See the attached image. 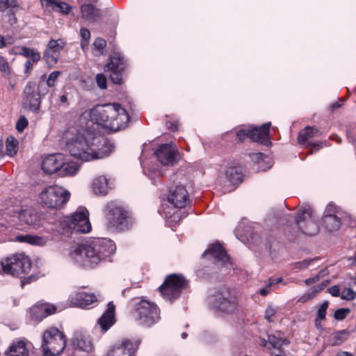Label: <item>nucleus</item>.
I'll return each instance as SVG.
<instances>
[{"instance_id":"30","label":"nucleus","mask_w":356,"mask_h":356,"mask_svg":"<svg viewBox=\"0 0 356 356\" xmlns=\"http://www.w3.org/2000/svg\"><path fill=\"white\" fill-rule=\"evenodd\" d=\"M325 229L328 232H336L341 225V217L339 215H324L322 218Z\"/></svg>"},{"instance_id":"26","label":"nucleus","mask_w":356,"mask_h":356,"mask_svg":"<svg viewBox=\"0 0 356 356\" xmlns=\"http://www.w3.org/2000/svg\"><path fill=\"white\" fill-rule=\"evenodd\" d=\"M72 346L76 349L90 353L93 350V344L90 339L81 334H76L72 341Z\"/></svg>"},{"instance_id":"37","label":"nucleus","mask_w":356,"mask_h":356,"mask_svg":"<svg viewBox=\"0 0 356 356\" xmlns=\"http://www.w3.org/2000/svg\"><path fill=\"white\" fill-rule=\"evenodd\" d=\"M18 140L12 136L7 138L6 141V152L10 156L16 154L17 152Z\"/></svg>"},{"instance_id":"45","label":"nucleus","mask_w":356,"mask_h":356,"mask_svg":"<svg viewBox=\"0 0 356 356\" xmlns=\"http://www.w3.org/2000/svg\"><path fill=\"white\" fill-rule=\"evenodd\" d=\"M110 72V79L111 81L115 84L122 83V71H117V70H109Z\"/></svg>"},{"instance_id":"1","label":"nucleus","mask_w":356,"mask_h":356,"mask_svg":"<svg viewBox=\"0 0 356 356\" xmlns=\"http://www.w3.org/2000/svg\"><path fill=\"white\" fill-rule=\"evenodd\" d=\"M115 244L108 238H97L85 243L76 244L71 247L69 256L76 264L94 268L100 262L106 261L114 254Z\"/></svg>"},{"instance_id":"39","label":"nucleus","mask_w":356,"mask_h":356,"mask_svg":"<svg viewBox=\"0 0 356 356\" xmlns=\"http://www.w3.org/2000/svg\"><path fill=\"white\" fill-rule=\"evenodd\" d=\"M328 302H323L319 307L317 311V316L316 318V326L317 328L321 327V321L325 318L326 311L328 308Z\"/></svg>"},{"instance_id":"60","label":"nucleus","mask_w":356,"mask_h":356,"mask_svg":"<svg viewBox=\"0 0 356 356\" xmlns=\"http://www.w3.org/2000/svg\"><path fill=\"white\" fill-rule=\"evenodd\" d=\"M36 280V277L33 275H31L28 277H26L21 281V286L22 287H24L26 284L31 283L32 281H34Z\"/></svg>"},{"instance_id":"41","label":"nucleus","mask_w":356,"mask_h":356,"mask_svg":"<svg viewBox=\"0 0 356 356\" xmlns=\"http://www.w3.org/2000/svg\"><path fill=\"white\" fill-rule=\"evenodd\" d=\"M318 259L317 258L306 259L303 261L296 262L293 264L294 269L303 270L307 268L310 266H314V263Z\"/></svg>"},{"instance_id":"54","label":"nucleus","mask_w":356,"mask_h":356,"mask_svg":"<svg viewBox=\"0 0 356 356\" xmlns=\"http://www.w3.org/2000/svg\"><path fill=\"white\" fill-rule=\"evenodd\" d=\"M250 130H239L236 134L238 140L241 142L243 141L247 137L250 138Z\"/></svg>"},{"instance_id":"46","label":"nucleus","mask_w":356,"mask_h":356,"mask_svg":"<svg viewBox=\"0 0 356 356\" xmlns=\"http://www.w3.org/2000/svg\"><path fill=\"white\" fill-rule=\"evenodd\" d=\"M0 71L8 75L10 74L9 64L6 59L0 55Z\"/></svg>"},{"instance_id":"16","label":"nucleus","mask_w":356,"mask_h":356,"mask_svg":"<svg viewBox=\"0 0 356 356\" xmlns=\"http://www.w3.org/2000/svg\"><path fill=\"white\" fill-rule=\"evenodd\" d=\"M203 256L213 258L215 264L220 266H226L228 268L232 266L229 257L221 244L218 243L211 245L204 252Z\"/></svg>"},{"instance_id":"13","label":"nucleus","mask_w":356,"mask_h":356,"mask_svg":"<svg viewBox=\"0 0 356 356\" xmlns=\"http://www.w3.org/2000/svg\"><path fill=\"white\" fill-rule=\"evenodd\" d=\"M296 222L298 229L305 235L313 236L318 232V226L309 206L302 207L298 210Z\"/></svg>"},{"instance_id":"7","label":"nucleus","mask_w":356,"mask_h":356,"mask_svg":"<svg viewBox=\"0 0 356 356\" xmlns=\"http://www.w3.org/2000/svg\"><path fill=\"white\" fill-rule=\"evenodd\" d=\"M60 226L66 232H89L91 230V225L88 211L85 207H79L73 213L63 218Z\"/></svg>"},{"instance_id":"15","label":"nucleus","mask_w":356,"mask_h":356,"mask_svg":"<svg viewBox=\"0 0 356 356\" xmlns=\"http://www.w3.org/2000/svg\"><path fill=\"white\" fill-rule=\"evenodd\" d=\"M65 46V42L61 40H51L45 50L43 58L49 67L54 65L58 60L60 51Z\"/></svg>"},{"instance_id":"8","label":"nucleus","mask_w":356,"mask_h":356,"mask_svg":"<svg viewBox=\"0 0 356 356\" xmlns=\"http://www.w3.org/2000/svg\"><path fill=\"white\" fill-rule=\"evenodd\" d=\"M41 79L38 86L35 83L29 81L25 86L22 94L24 107L29 108L35 113H38L40 111L41 97L48 92L44 81V76H42Z\"/></svg>"},{"instance_id":"33","label":"nucleus","mask_w":356,"mask_h":356,"mask_svg":"<svg viewBox=\"0 0 356 356\" xmlns=\"http://www.w3.org/2000/svg\"><path fill=\"white\" fill-rule=\"evenodd\" d=\"M16 239L19 242L28 243L38 246H44L47 243V239L45 237L31 234L18 236Z\"/></svg>"},{"instance_id":"31","label":"nucleus","mask_w":356,"mask_h":356,"mask_svg":"<svg viewBox=\"0 0 356 356\" xmlns=\"http://www.w3.org/2000/svg\"><path fill=\"white\" fill-rule=\"evenodd\" d=\"M79 170V165L75 162H67L64 156L62 166L60 168L58 175L60 177L73 176L77 173Z\"/></svg>"},{"instance_id":"12","label":"nucleus","mask_w":356,"mask_h":356,"mask_svg":"<svg viewBox=\"0 0 356 356\" xmlns=\"http://www.w3.org/2000/svg\"><path fill=\"white\" fill-rule=\"evenodd\" d=\"M186 285L187 282L182 275L172 274L166 277L159 291L164 299L172 300L179 297Z\"/></svg>"},{"instance_id":"2","label":"nucleus","mask_w":356,"mask_h":356,"mask_svg":"<svg viewBox=\"0 0 356 356\" xmlns=\"http://www.w3.org/2000/svg\"><path fill=\"white\" fill-rule=\"evenodd\" d=\"M83 115L88 116L92 122L113 132L126 128L129 122L128 113L119 104L97 105Z\"/></svg>"},{"instance_id":"44","label":"nucleus","mask_w":356,"mask_h":356,"mask_svg":"<svg viewBox=\"0 0 356 356\" xmlns=\"http://www.w3.org/2000/svg\"><path fill=\"white\" fill-rule=\"evenodd\" d=\"M341 298L347 300H352L356 298V293L350 288H344L341 291Z\"/></svg>"},{"instance_id":"5","label":"nucleus","mask_w":356,"mask_h":356,"mask_svg":"<svg viewBox=\"0 0 356 356\" xmlns=\"http://www.w3.org/2000/svg\"><path fill=\"white\" fill-rule=\"evenodd\" d=\"M134 318L136 322L143 327H149L157 323L160 318V309L158 306L146 300L137 298Z\"/></svg>"},{"instance_id":"6","label":"nucleus","mask_w":356,"mask_h":356,"mask_svg":"<svg viewBox=\"0 0 356 356\" xmlns=\"http://www.w3.org/2000/svg\"><path fill=\"white\" fill-rule=\"evenodd\" d=\"M70 193L58 186H49L42 188L38 195L39 203L49 209H58L70 199Z\"/></svg>"},{"instance_id":"19","label":"nucleus","mask_w":356,"mask_h":356,"mask_svg":"<svg viewBox=\"0 0 356 356\" xmlns=\"http://www.w3.org/2000/svg\"><path fill=\"white\" fill-rule=\"evenodd\" d=\"M97 301L98 297L95 294L85 291L76 292L70 297L72 305L83 309L88 308L89 305Z\"/></svg>"},{"instance_id":"18","label":"nucleus","mask_w":356,"mask_h":356,"mask_svg":"<svg viewBox=\"0 0 356 356\" xmlns=\"http://www.w3.org/2000/svg\"><path fill=\"white\" fill-rule=\"evenodd\" d=\"M168 200L175 208H183L188 200V193L184 186H177L170 191Z\"/></svg>"},{"instance_id":"28","label":"nucleus","mask_w":356,"mask_h":356,"mask_svg":"<svg viewBox=\"0 0 356 356\" xmlns=\"http://www.w3.org/2000/svg\"><path fill=\"white\" fill-rule=\"evenodd\" d=\"M81 17L88 22H94L100 17V11L91 3H85L81 6Z\"/></svg>"},{"instance_id":"64","label":"nucleus","mask_w":356,"mask_h":356,"mask_svg":"<svg viewBox=\"0 0 356 356\" xmlns=\"http://www.w3.org/2000/svg\"><path fill=\"white\" fill-rule=\"evenodd\" d=\"M350 264L353 266H356V252L354 255L349 258Z\"/></svg>"},{"instance_id":"48","label":"nucleus","mask_w":356,"mask_h":356,"mask_svg":"<svg viewBox=\"0 0 356 356\" xmlns=\"http://www.w3.org/2000/svg\"><path fill=\"white\" fill-rule=\"evenodd\" d=\"M325 275V270L320 271L318 275L314 276V277L307 278L305 280V283L306 285L309 286L317 282H318L321 277H323Z\"/></svg>"},{"instance_id":"52","label":"nucleus","mask_w":356,"mask_h":356,"mask_svg":"<svg viewBox=\"0 0 356 356\" xmlns=\"http://www.w3.org/2000/svg\"><path fill=\"white\" fill-rule=\"evenodd\" d=\"M276 312L277 309L275 307L271 305H268L265 312V318L268 321L271 322V317L273 316Z\"/></svg>"},{"instance_id":"24","label":"nucleus","mask_w":356,"mask_h":356,"mask_svg":"<svg viewBox=\"0 0 356 356\" xmlns=\"http://www.w3.org/2000/svg\"><path fill=\"white\" fill-rule=\"evenodd\" d=\"M17 217L21 222L33 227L38 226L41 221L40 215L31 208L21 210Z\"/></svg>"},{"instance_id":"38","label":"nucleus","mask_w":356,"mask_h":356,"mask_svg":"<svg viewBox=\"0 0 356 356\" xmlns=\"http://www.w3.org/2000/svg\"><path fill=\"white\" fill-rule=\"evenodd\" d=\"M19 54L26 58H31L33 63H38L41 58V56L39 51L26 47H21Z\"/></svg>"},{"instance_id":"20","label":"nucleus","mask_w":356,"mask_h":356,"mask_svg":"<svg viewBox=\"0 0 356 356\" xmlns=\"http://www.w3.org/2000/svg\"><path fill=\"white\" fill-rule=\"evenodd\" d=\"M64 155L60 153L50 154L47 156L42 163V169L44 172L51 175L58 174L60 168L63 164Z\"/></svg>"},{"instance_id":"59","label":"nucleus","mask_w":356,"mask_h":356,"mask_svg":"<svg viewBox=\"0 0 356 356\" xmlns=\"http://www.w3.org/2000/svg\"><path fill=\"white\" fill-rule=\"evenodd\" d=\"M164 212H165V214L166 216H168L167 214H169V217L170 218H172L171 221H178L180 220L179 213L178 210H176L175 211H174L173 214L172 216L170 215V212H168L166 211V208H164Z\"/></svg>"},{"instance_id":"36","label":"nucleus","mask_w":356,"mask_h":356,"mask_svg":"<svg viewBox=\"0 0 356 356\" xmlns=\"http://www.w3.org/2000/svg\"><path fill=\"white\" fill-rule=\"evenodd\" d=\"M47 5L51 7L53 10L63 14H67L72 10V6L68 3L58 0H47Z\"/></svg>"},{"instance_id":"32","label":"nucleus","mask_w":356,"mask_h":356,"mask_svg":"<svg viewBox=\"0 0 356 356\" xmlns=\"http://www.w3.org/2000/svg\"><path fill=\"white\" fill-rule=\"evenodd\" d=\"M109 184L108 179L104 176H99L93 181L92 190L97 195H106L108 193Z\"/></svg>"},{"instance_id":"43","label":"nucleus","mask_w":356,"mask_h":356,"mask_svg":"<svg viewBox=\"0 0 356 356\" xmlns=\"http://www.w3.org/2000/svg\"><path fill=\"white\" fill-rule=\"evenodd\" d=\"M60 74V71H54L51 72L48 78L47 79H44V83L46 85V87L47 88V90H49V88L54 87L55 86L56 81L58 79V77ZM44 79H46L44 77Z\"/></svg>"},{"instance_id":"53","label":"nucleus","mask_w":356,"mask_h":356,"mask_svg":"<svg viewBox=\"0 0 356 356\" xmlns=\"http://www.w3.org/2000/svg\"><path fill=\"white\" fill-rule=\"evenodd\" d=\"M95 48L99 51H102L106 46V42L103 38H97L93 43Z\"/></svg>"},{"instance_id":"3","label":"nucleus","mask_w":356,"mask_h":356,"mask_svg":"<svg viewBox=\"0 0 356 356\" xmlns=\"http://www.w3.org/2000/svg\"><path fill=\"white\" fill-rule=\"evenodd\" d=\"M91 139L92 142L90 138H86L79 131L74 138L67 141L66 147L72 156L83 161L102 159L108 154L104 151L98 150L99 145L97 143L99 142V138L93 136Z\"/></svg>"},{"instance_id":"35","label":"nucleus","mask_w":356,"mask_h":356,"mask_svg":"<svg viewBox=\"0 0 356 356\" xmlns=\"http://www.w3.org/2000/svg\"><path fill=\"white\" fill-rule=\"evenodd\" d=\"M124 63L123 58L120 55H114L111 58L110 62L106 65L105 71L117 70L123 71L124 69Z\"/></svg>"},{"instance_id":"22","label":"nucleus","mask_w":356,"mask_h":356,"mask_svg":"<svg viewBox=\"0 0 356 356\" xmlns=\"http://www.w3.org/2000/svg\"><path fill=\"white\" fill-rule=\"evenodd\" d=\"M270 124V122H267L259 127H255L251 129L250 138L254 142L268 145L270 143L269 140V129Z\"/></svg>"},{"instance_id":"49","label":"nucleus","mask_w":356,"mask_h":356,"mask_svg":"<svg viewBox=\"0 0 356 356\" xmlns=\"http://www.w3.org/2000/svg\"><path fill=\"white\" fill-rule=\"evenodd\" d=\"M324 215H339L341 216V213L334 204L330 203L325 208Z\"/></svg>"},{"instance_id":"4","label":"nucleus","mask_w":356,"mask_h":356,"mask_svg":"<svg viewBox=\"0 0 356 356\" xmlns=\"http://www.w3.org/2000/svg\"><path fill=\"white\" fill-rule=\"evenodd\" d=\"M209 303L218 312L232 313L237 306L236 292L226 286H221L211 293L209 297Z\"/></svg>"},{"instance_id":"25","label":"nucleus","mask_w":356,"mask_h":356,"mask_svg":"<svg viewBox=\"0 0 356 356\" xmlns=\"http://www.w3.org/2000/svg\"><path fill=\"white\" fill-rule=\"evenodd\" d=\"M6 356H29V350L24 340L14 341L5 352Z\"/></svg>"},{"instance_id":"63","label":"nucleus","mask_w":356,"mask_h":356,"mask_svg":"<svg viewBox=\"0 0 356 356\" xmlns=\"http://www.w3.org/2000/svg\"><path fill=\"white\" fill-rule=\"evenodd\" d=\"M270 286H268V284L266 285V286L265 288H263V289H261L259 290V293L264 296L268 295L269 293V290L268 289L270 288Z\"/></svg>"},{"instance_id":"23","label":"nucleus","mask_w":356,"mask_h":356,"mask_svg":"<svg viewBox=\"0 0 356 356\" xmlns=\"http://www.w3.org/2000/svg\"><path fill=\"white\" fill-rule=\"evenodd\" d=\"M115 305L113 302H110L106 311L99 318L98 325L103 332H106L115 323Z\"/></svg>"},{"instance_id":"21","label":"nucleus","mask_w":356,"mask_h":356,"mask_svg":"<svg viewBox=\"0 0 356 356\" xmlns=\"http://www.w3.org/2000/svg\"><path fill=\"white\" fill-rule=\"evenodd\" d=\"M56 308L54 305L41 303L31 308L30 315L32 319L40 321L47 316L55 313Z\"/></svg>"},{"instance_id":"9","label":"nucleus","mask_w":356,"mask_h":356,"mask_svg":"<svg viewBox=\"0 0 356 356\" xmlns=\"http://www.w3.org/2000/svg\"><path fill=\"white\" fill-rule=\"evenodd\" d=\"M65 346V336L58 329L51 327L44 332L42 344L44 356L59 355Z\"/></svg>"},{"instance_id":"17","label":"nucleus","mask_w":356,"mask_h":356,"mask_svg":"<svg viewBox=\"0 0 356 356\" xmlns=\"http://www.w3.org/2000/svg\"><path fill=\"white\" fill-rule=\"evenodd\" d=\"M139 341L123 340L120 343L114 346L106 356H132L138 349Z\"/></svg>"},{"instance_id":"14","label":"nucleus","mask_w":356,"mask_h":356,"mask_svg":"<svg viewBox=\"0 0 356 356\" xmlns=\"http://www.w3.org/2000/svg\"><path fill=\"white\" fill-rule=\"evenodd\" d=\"M179 152L172 143L162 144L154 152L157 160L163 165H172L177 161Z\"/></svg>"},{"instance_id":"51","label":"nucleus","mask_w":356,"mask_h":356,"mask_svg":"<svg viewBox=\"0 0 356 356\" xmlns=\"http://www.w3.org/2000/svg\"><path fill=\"white\" fill-rule=\"evenodd\" d=\"M96 81L98 86L101 89L106 88V78L103 74H98L96 76Z\"/></svg>"},{"instance_id":"11","label":"nucleus","mask_w":356,"mask_h":356,"mask_svg":"<svg viewBox=\"0 0 356 356\" xmlns=\"http://www.w3.org/2000/svg\"><path fill=\"white\" fill-rule=\"evenodd\" d=\"M104 214L113 227L127 229L131 225V218L128 212L114 202H108L105 206Z\"/></svg>"},{"instance_id":"50","label":"nucleus","mask_w":356,"mask_h":356,"mask_svg":"<svg viewBox=\"0 0 356 356\" xmlns=\"http://www.w3.org/2000/svg\"><path fill=\"white\" fill-rule=\"evenodd\" d=\"M349 313L350 310L348 309H339L335 312L334 317L337 320L341 321L343 320Z\"/></svg>"},{"instance_id":"47","label":"nucleus","mask_w":356,"mask_h":356,"mask_svg":"<svg viewBox=\"0 0 356 356\" xmlns=\"http://www.w3.org/2000/svg\"><path fill=\"white\" fill-rule=\"evenodd\" d=\"M28 126V120L24 116H20L16 124V129L18 131L22 132Z\"/></svg>"},{"instance_id":"55","label":"nucleus","mask_w":356,"mask_h":356,"mask_svg":"<svg viewBox=\"0 0 356 356\" xmlns=\"http://www.w3.org/2000/svg\"><path fill=\"white\" fill-rule=\"evenodd\" d=\"M316 296L315 292L313 290H310V291L302 295L298 300L299 302H305L307 300L312 299Z\"/></svg>"},{"instance_id":"27","label":"nucleus","mask_w":356,"mask_h":356,"mask_svg":"<svg viewBox=\"0 0 356 356\" xmlns=\"http://www.w3.org/2000/svg\"><path fill=\"white\" fill-rule=\"evenodd\" d=\"M19 9L20 6L17 0H0V11L5 12L9 10V15L12 16L10 19L11 24H15L17 22L15 13Z\"/></svg>"},{"instance_id":"29","label":"nucleus","mask_w":356,"mask_h":356,"mask_svg":"<svg viewBox=\"0 0 356 356\" xmlns=\"http://www.w3.org/2000/svg\"><path fill=\"white\" fill-rule=\"evenodd\" d=\"M225 175L227 181L230 184V188L227 189L229 191L233 190L236 184L242 181L241 172L237 168L227 167L225 170Z\"/></svg>"},{"instance_id":"42","label":"nucleus","mask_w":356,"mask_h":356,"mask_svg":"<svg viewBox=\"0 0 356 356\" xmlns=\"http://www.w3.org/2000/svg\"><path fill=\"white\" fill-rule=\"evenodd\" d=\"M268 342L270 345L277 350H280L283 344H287L288 341L286 339H282L275 335L268 336Z\"/></svg>"},{"instance_id":"58","label":"nucleus","mask_w":356,"mask_h":356,"mask_svg":"<svg viewBox=\"0 0 356 356\" xmlns=\"http://www.w3.org/2000/svg\"><path fill=\"white\" fill-rule=\"evenodd\" d=\"M80 33L82 40L89 41L90 38V33L88 29L86 28H82L81 29Z\"/></svg>"},{"instance_id":"40","label":"nucleus","mask_w":356,"mask_h":356,"mask_svg":"<svg viewBox=\"0 0 356 356\" xmlns=\"http://www.w3.org/2000/svg\"><path fill=\"white\" fill-rule=\"evenodd\" d=\"M348 336V332L344 330L334 332L332 334V344L334 346L340 345L347 339Z\"/></svg>"},{"instance_id":"56","label":"nucleus","mask_w":356,"mask_h":356,"mask_svg":"<svg viewBox=\"0 0 356 356\" xmlns=\"http://www.w3.org/2000/svg\"><path fill=\"white\" fill-rule=\"evenodd\" d=\"M12 44L10 36L4 37L0 35V49L6 47L8 44Z\"/></svg>"},{"instance_id":"57","label":"nucleus","mask_w":356,"mask_h":356,"mask_svg":"<svg viewBox=\"0 0 356 356\" xmlns=\"http://www.w3.org/2000/svg\"><path fill=\"white\" fill-rule=\"evenodd\" d=\"M327 291L332 296L337 297L341 296L340 289L338 286H332Z\"/></svg>"},{"instance_id":"62","label":"nucleus","mask_w":356,"mask_h":356,"mask_svg":"<svg viewBox=\"0 0 356 356\" xmlns=\"http://www.w3.org/2000/svg\"><path fill=\"white\" fill-rule=\"evenodd\" d=\"M282 279L281 277H278L276 279H270L269 283L268 284V286H271L274 284H278L281 282Z\"/></svg>"},{"instance_id":"34","label":"nucleus","mask_w":356,"mask_h":356,"mask_svg":"<svg viewBox=\"0 0 356 356\" xmlns=\"http://www.w3.org/2000/svg\"><path fill=\"white\" fill-rule=\"evenodd\" d=\"M319 135L317 128L314 127H307L305 129L300 131L298 136V142L300 144H305L309 139H312Z\"/></svg>"},{"instance_id":"10","label":"nucleus","mask_w":356,"mask_h":356,"mask_svg":"<svg viewBox=\"0 0 356 356\" xmlns=\"http://www.w3.org/2000/svg\"><path fill=\"white\" fill-rule=\"evenodd\" d=\"M31 268L29 258L23 254L7 257L0 263V273L14 277H22V275L29 273Z\"/></svg>"},{"instance_id":"61","label":"nucleus","mask_w":356,"mask_h":356,"mask_svg":"<svg viewBox=\"0 0 356 356\" xmlns=\"http://www.w3.org/2000/svg\"><path fill=\"white\" fill-rule=\"evenodd\" d=\"M24 74L29 75L30 74L31 70L33 68V65L30 60H26L24 63Z\"/></svg>"}]
</instances>
